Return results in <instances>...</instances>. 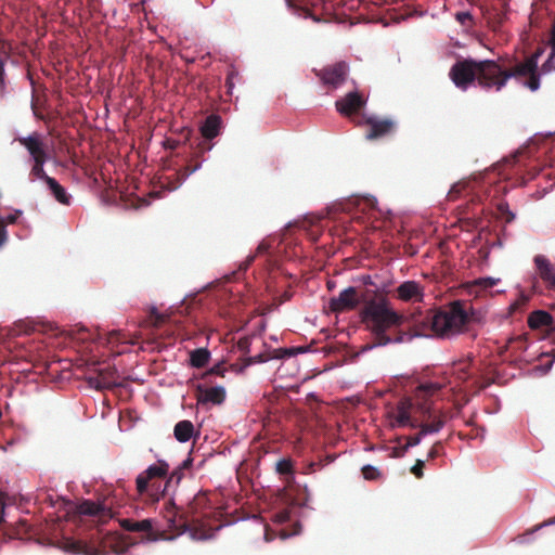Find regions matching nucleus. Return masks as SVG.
Here are the masks:
<instances>
[{
	"instance_id": "f257e3e1",
	"label": "nucleus",
	"mask_w": 555,
	"mask_h": 555,
	"mask_svg": "<svg viewBox=\"0 0 555 555\" xmlns=\"http://www.w3.org/2000/svg\"><path fill=\"white\" fill-rule=\"evenodd\" d=\"M361 323L373 336L382 338L383 347L404 341V334L397 337L387 335L392 327H400L404 323V317L396 311L387 297L372 299L359 312Z\"/></svg>"
},
{
	"instance_id": "f03ea898",
	"label": "nucleus",
	"mask_w": 555,
	"mask_h": 555,
	"mask_svg": "<svg viewBox=\"0 0 555 555\" xmlns=\"http://www.w3.org/2000/svg\"><path fill=\"white\" fill-rule=\"evenodd\" d=\"M469 314L462 300L450 302L448 310H438L431 315V331L437 338L450 339L463 332Z\"/></svg>"
},
{
	"instance_id": "7ed1b4c3",
	"label": "nucleus",
	"mask_w": 555,
	"mask_h": 555,
	"mask_svg": "<svg viewBox=\"0 0 555 555\" xmlns=\"http://www.w3.org/2000/svg\"><path fill=\"white\" fill-rule=\"evenodd\" d=\"M351 282L357 286L372 287L367 288L363 295L367 298L386 297L393 284V276L388 269L380 268L372 272L360 273L351 278Z\"/></svg>"
},
{
	"instance_id": "20e7f679",
	"label": "nucleus",
	"mask_w": 555,
	"mask_h": 555,
	"mask_svg": "<svg viewBox=\"0 0 555 555\" xmlns=\"http://www.w3.org/2000/svg\"><path fill=\"white\" fill-rule=\"evenodd\" d=\"M519 76L530 77L527 81L522 82V86L527 87L530 91L534 92L540 89L542 75H540V67L537 65L535 59H533L526 60L524 63L518 64L514 70L505 72L503 78L498 79L495 82L496 91L502 90L508 79Z\"/></svg>"
},
{
	"instance_id": "39448f33",
	"label": "nucleus",
	"mask_w": 555,
	"mask_h": 555,
	"mask_svg": "<svg viewBox=\"0 0 555 555\" xmlns=\"http://www.w3.org/2000/svg\"><path fill=\"white\" fill-rule=\"evenodd\" d=\"M477 61L474 59H465L457 61L450 69V77L455 87L467 90L468 87L477 80Z\"/></svg>"
},
{
	"instance_id": "423d86ee",
	"label": "nucleus",
	"mask_w": 555,
	"mask_h": 555,
	"mask_svg": "<svg viewBox=\"0 0 555 555\" xmlns=\"http://www.w3.org/2000/svg\"><path fill=\"white\" fill-rule=\"evenodd\" d=\"M373 298H367L366 295L358 296L357 286L351 285L344 289H341L337 297H332L328 301V308L333 312H341L345 310H353L360 304L365 306V302L372 300Z\"/></svg>"
},
{
	"instance_id": "0eeeda50",
	"label": "nucleus",
	"mask_w": 555,
	"mask_h": 555,
	"mask_svg": "<svg viewBox=\"0 0 555 555\" xmlns=\"http://www.w3.org/2000/svg\"><path fill=\"white\" fill-rule=\"evenodd\" d=\"M476 68L477 82L485 90H489L492 87H495V82L498 80L494 79L503 78L504 73L506 72L502 68L498 61L490 59L477 61Z\"/></svg>"
},
{
	"instance_id": "6e6552de",
	"label": "nucleus",
	"mask_w": 555,
	"mask_h": 555,
	"mask_svg": "<svg viewBox=\"0 0 555 555\" xmlns=\"http://www.w3.org/2000/svg\"><path fill=\"white\" fill-rule=\"evenodd\" d=\"M414 406V402L411 398L404 397L402 398L396 406V410L388 413V418L390 420V427L395 428H416L420 426V422L416 418H413L411 415V411Z\"/></svg>"
},
{
	"instance_id": "1a4fd4ad",
	"label": "nucleus",
	"mask_w": 555,
	"mask_h": 555,
	"mask_svg": "<svg viewBox=\"0 0 555 555\" xmlns=\"http://www.w3.org/2000/svg\"><path fill=\"white\" fill-rule=\"evenodd\" d=\"M348 72L349 64L345 61H340L332 66L315 72V74L324 85L338 88L345 82Z\"/></svg>"
},
{
	"instance_id": "9d476101",
	"label": "nucleus",
	"mask_w": 555,
	"mask_h": 555,
	"mask_svg": "<svg viewBox=\"0 0 555 555\" xmlns=\"http://www.w3.org/2000/svg\"><path fill=\"white\" fill-rule=\"evenodd\" d=\"M196 390L198 404L211 403L215 405H220L225 401L227 398V390L222 385L207 387L203 384H198L196 386Z\"/></svg>"
},
{
	"instance_id": "9b49d317",
	"label": "nucleus",
	"mask_w": 555,
	"mask_h": 555,
	"mask_svg": "<svg viewBox=\"0 0 555 555\" xmlns=\"http://www.w3.org/2000/svg\"><path fill=\"white\" fill-rule=\"evenodd\" d=\"M431 315L433 313L423 315L421 311L411 315V322L415 331L409 336V340L413 338L430 339L436 337L435 333L431 331Z\"/></svg>"
},
{
	"instance_id": "f8f14e48",
	"label": "nucleus",
	"mask_w": 555,
	"mask_h": 555,
	"mask_svg": "<svg viewBox=\"0 0 555 555\" xmlns=\"http://www.w3.org/2000/svg\"><path fill=\"white\" fill-rule=\"evenodd\" d=\"M366 104V100L357 91H350L335 102L336 109L344 116L360 109Z\"/></svg>"
},
{
	"instance_id": "ddd939ff",
	"label": "nucleus",
	"mask_w": 555,
	"mask_h": 555,
	"mask_svg": "<svg viewBox=\"0 0 555 555\" xmlns=\"http://www.w3.org/2000/svg\"><path fill=\"white\" fill-rule=\"evenodd\" d=\"M77 513L83 516L112 518V512L104 503L94 502L91 500H83L77 507Z\"/></svg>"
},
{
	"instance_id": "4468645a",
	"label": "nucleus",
	"mask_w": 555,
	"mask_h": 555,
	"mask_svg": "<svg viewBox=\"0 0 555 555\" xmlns=\"http://www.w3.org/2000/svg\"><path fill=\"white\" fill-rule=\"evenodd\" d=\"M398 297L403 301H423L424 291L418 282L408 280L402 282L397 288Z\"/></svg>"
},
{
	"instance_id": "2eb2a0df",
	"label": "nucleus",
	"mask_w": 555,
	"mask_h": 555,
	"mask_svg": "<svg viewBox=\"0 0 555 555\" xmlns=\"http://www.w3.org/2000/svg\"><path fill=\"white\" fill-rule=\"evenodd\" d=\"M366 124L371 127L370 132L365 135L367 140H373L386 135L395 126L393 120L388 118L379 119L375 115L367 116Z\"/></svg>"
},
{
	"instance_id": "dca6fc26",
	"label": "nucleus",
	"mask_w": 555,
	"mask_h": 555,
	"mask_svg": "<svg viewBox=\"0 0 555 555\" xmlns=\"http://www.w3.org/2000/svg\"><path fill=\"white\" fill-rule=\"evenodd\" d=\"M540 278L548 284V287L555 291V268L543 255H537L533 259Z\"/></svg>"
},
{
	"instance_id": "f3484780",
	"label": "nucleus",
	"mask_w": 555,
	"mask_h": 555,
	"mask_svg": "<svg viewBox=\"0 0 555 555\" xmlns=\"http://www.w3.org/2000/svg\"><path fill=\"white\" fill-rule=\"evenodd\" d=\"M17 140L28 151L30 158L41 154L47 156L43 143L37 132L30 133L26 137H20Z\"/></svg>"
},
{
	"instance_id": "a211bd4d",
	"label": "nucleus",
	"mask_w": 555,
	"mask_h": 555,
	"mask_svg": "<svg viewBox=\"0 0 555 555\" xmlns=\"http://www.w3.org/2000/svg\"><path fill=\"white\" fill-rule=\"evenodd\" d=\"M221 124L222 119L219 115H209L199 127L202 137L206 140L215 139L220 133Z\"/></svg>"
},
{
	"instance_id": "6ab92c4d",
	"label": "nucleus",
	"mask_w": 555,
	"mask_h": 555,
	"mask_svg": "<svg viewBox=\"0 0 555 555\" xmlns=\"http://www.w3.org/2000/svg\"><path fill=\"white\" fill-rule=\"evenodd\" d=\"M194 436L195 427L189 420L179 421L173 427V437L180 443L190 441Z\"/></svg>"
},
{
	"instance_id": "aec40b11",
	"label": "nucleus",
	"mask_w": 555,
	"mask_h": 555,
	"mask_svg": "<svg viewBox=\"0 0 555 555\" xmlns=\"http://www.w3.org/2000/svg\"><path fill=\"white\" fill-rule=\"evenodd\" d=\"M205 162L206 159H203L202 162L197 163L194 167L185 168L183 173L178 172L175 179L167 181L166 185L164 186L165 191L172 192L178 190L189 179L191 175H193L194 172L198 171L202 168Z\"/></svg>"
},
{
	"instance_id": "412c9836",
	"label": "nucleus",
	"mask_w": 555,
	"mask_h": 555,
	"mask_svg": "<svg viewBox=\"0 0 555 555\" xmlns=\"http://www.w3.org/2000/svg\"><path fill=\"white\" fill-rule=\"evenodd\" d=\"M50 193L52 196L62 205H69L72 201V195L66 191L64 186H62L59 181L51 177L46 182Z\"/></svg>"
},
{
	"instance_id": "4be33fe9",
	"label": "nucleus",
	"mask_w": 555,
	"mask_h": 555,
	"mask_svg": "<svg viewBox=\"0 0 555 555\" xmlns=\"http://www.w3.org/2000/svg\"><path fill=\"white\" fill-rule=\"evenodd\" d=\"M553 323V317L545 310H534L528 317V326L531 330H538L542 326H548Z\"/></svg>"
},
{
	"instance_id": "5701e85b",
	"label": "nucleus",
	"mask_w": 555,
	"mask_h": 555,
	"mask_svg": "<svg viewBox=\"0 0 555 555\" xmlns=\"http://www.w3.org/2000/svg\"><path fill=\"white\" fill-rule=\"evenodd\" d=\"M88 386L95 390H104L121 387V383L109 382L106 376L100 372L98 375H90L86 378Z\"/></svg>"
},
{
	"instance_id": "b1692460",
	"label": "nucleus",
	"mask_w": 555,
	"mask_h": 555,
	"mask_svg": "<svg viewBox=\"0 0 555 555\" xmlns=\"http://www.w3.org/2000/svg\"><path fill=\"white\" fill-rule=\"evenodd\" d=\"M49 158V155L43 156L42 154L39 156L31 157V160L34 162V166L30 170V181L34 182L35 180H42L47 182L51 177L47 175L44 171V164L47 159Z\"/></svg>"
},
{
	"instance_id": "393cba45",
	"label": "nucleus",
	"mask_w": 555,
	"mask_h": 555,
	"mask_svg": "<svg viewBox=\"0 0 555 555\" xmlns=\"http://www.w3.org/2000/svg\"><path fill=\"white\" fill-rule=\"evenodd\" d=\"M121 527L130 532H150L153 530V519L145 518L142 520L124 519Z\"/></svg>"
},
{
	"instance_id": "a878e982",
	"label": "nucleus",
	"mask_w": 555,
	"mask_h": 555,
	"mask_svg": "<svg viewBox=\"0 0 555 555\" xmlns=\"http://www.w3.org/2000/svg\"><path fill=\"white\" fill-rule=\"evenodd\" d=\"M164 517L166 519V528L168 530L177 531L179 533L182 528V524H179L177 520V511L173 496H170L168 500L166 514L164 515Z\"/></svg>"
},
{
	"instance_id": "bb28decb",
	"label": "nucleus",
	"mask_w": 555,
	"mask_h": 555,
	"mask_svg": "<svg viewBox=\"0 0 555 555\" xmlns=\"http://www.w3.org/2000/svg\"><path fill=\"white\" fill-rule=\"evenodd\" d=\"M211 357L210 351L205 348H196L190 352V365L195 369L204 367Z\"/></svg>"
},
{
	"instance_id": "cd10ccee",
	"label": "nucleus",
	"mask_w": 555,
	"mask_h": 555,
	"mask_svg": "<svg viewBox=\"0 0 555 555\" xmlns=\"http://www.w3.org/2000/svg\"><path fill=\"white\" fill-rule=\"evenodd\" d=\"M309 347L296 346L288 348H279L274 349L272 353V358L275 360L288 359L298 354H302L309 352Z\"/></svg>"
},
{
	"instance_id": "c85d7f7f",
	"label": "nucleus",
	"mask_w": 555,
	"mask_h": 555,
	"mask_svg": "<svg viewBox=\"0 0 555 555\" xmlns=\"http://www.w3.org/2000/svg\"><path fill=\"white\" fill-rule=\"evenodd\" d=\"M183 533H188L193 541H206L212 538V534L199 533L197 529L191 528L186 522H182V528L177 535L165 537L164 540L173 541Z\"/></svg>"
},
{
	"instance_id": "c756f323",
	"label": "nucleus",
	"mask_w": 555,
	"mask_h": 555,
	"mask_svg": "<svg viewBox=\"0 0 555 555\" xmlns=\"http://www.w3.org/2000/svg\"><path fill=\"white\" fill-rule=\"evenodd\" d=\"M169 464L167 461L159 459L157 463L149 465L144 470L147 478L152 479L155 477H166L168 475Z\"/></svg>"
},
{
	"instance_id": "7c9ffc66",
	"label": "nucleus",
	"mask_w": 555,
	"mask_h": 555,
	"mask_svg": "<svg viewBox=\"0 0 555 555\" xmlns=\"http://www.w3.org/2000/svg\"><path fill=\"white\" fill-rule=\"evenodd\" d=\"M183 469L180 468L179 466H177L171 473L170 475L168 476L164 487L162 488L160 485L157 486L156 490H160L162 491V496L165 495V492L168 491L169 488H171V486L173 485L175 488H177L179 486V483L181 482L182 478H183Z\"/></svg>"
},
{
	"instance_id": "2f4dec72",
	"label": "nucleus",
	"mask_w": 555,
	"mask_h": 555,
	"mask_svg": "<svg viewBox=\"0 0 555 555\" xmlns=\"http://www.w3.org/2000/svg\"><path fill=\"white\" fill-rule=\"evenodd\" d=\"M444 425L446 423L442 418H435L431 424L420 423L417 428H420V436L425 438L428 435L440 433Z\"/></svg>"
},
{
	"instance_id": "473e14b6",
	"label": "nucleus",
	"mask_w": 555,
	"mask_h": 555,
	"mask_svg": "<svg viewBox=\"0 0 555 555\" xmlns=\"http://www.w3.org/2000/svg\"><path fill=\"white\" fill-rule=\"evenodd\" d=\"M270 360H274L271 356H266L264 353H257L255 356H250L245 359V362L243 365L236 369V373H243L248 366L253 364H260V363H267Z\"/></svg>"
},
{
	"instance_id": "72a5a7b5",
	"label": "nucleus",
	"mask_w": 555,
	"mask_h": 555,
	"mask_svg": "<svg viewBox=\"0 0 555 555\" xmlns=\"http://www.w3.org/2000/svg\"><path fill=\"white\" fill-rule=\"evenodd\" d=\"M235 81H240V73L236 67L231 64L227 74L225 87L229 94L233 93Z\"/></svg>"
},
{
	"instance_id": "f704fd0d",
	"label": "nucleus",
	"mask_w": 555,
	"mask_h": 555,
	"mask_svg": "<svg viewBox=\"0 0 555 555\" xmlns=\"http://www.w3.org/2000/svg\"><path fill=\"white\" fill-rule=\"evenodd\" d=\"M413 409L422 414L423 417L433 418L434 417V408L433 402L428 400H424L422 402L414 403Z\"/></svg>"
},
{
	"instance_id": "c9c22d12",
	"label": "nucleus",
	"mask_w": 555,
	"mask_h": 555,
	"mask_svg": "<svg viewBox=\"0 0 555 555\" xmlns=\"http://www.w3.org/2000/svg\"><path fill=\"white\" fill-rule=\"evenodd\" d=\"M500 282H501V279H499V278L481 276V278L476 279L473 282V285L478 286L479 288L486 291V289H490L491 287H493L494 285H496Z\"/></svg>"
},
{
	"instance_id": "e433bc0d",
	"label": "nucleus",
	"mask_w": 555,
	"mask_h": 555,
	"mask_svg": "<svg viewBox=\"0 0 555 555\" xmlns=\"http://www.w3.org/2000/svg\"><path fill=\"white\" fill-rule=\"evenodd\" d=\"M440 389H441V385L439 383H435V382L423 383L417 387V390L420 392H423L424 395H428V396L433 395L434 392H436Z\"/></svg>"
},
{
	"instance_id": "4c0bfd02",
	"label": "nucleus",
	"mask_w": 555,
	"mask_h": 555,
	"mask_svg": "<svg viewBox=\"0 0 555 555\" xmlns=\"http://www.w3.org/2000/svg\"><path fill=\"white\" fill-rule=\"evenodd\" d=\"M362 474L364 479L366 480H375L380 475V472L377 467L366 464L362 467Z\"/></svg>"
},
{
	"instance_id": "58836bf2",
	"label": "nucleus",
	"mask_w": 555,
	"mask_h": 555,
	"mask_svg": "<svg viewBox=\"0 0 555 555\" xmlns=\"http://www.w3.org/2000/svg\"><path fill=\"white\" fill-rule=\"evenodd\" d=\"M149 480H150V478H147V475L144 472L140 473L137 476L135 485H137V490L140 494H143L144 492L147 491Z\"/></svg>"
},
{
	"instance_id": "ea45409f",
	"label": "nucleus",
	"mask_w": 555,
	"mask_h": 555,
	"mask_svg": "<svg viewBox=\"0 0 555 555\" xmlns=\"http://www.w3.org/2000/svg\"><path fill=\"white\" fill-rule=\"evenodd\" d=\"M227 372V369L223 366L222 362H219V363H216L215 365H212L205 374H204V378L206 379H209L210 376L212 375H216V376H224Z\"/></svg>"
},
{
	"instance_id": "a19ab883",
	"label": "nucleus",
	"mask_w": 555,
	"mask_h": 555,
	"mask_svg": "<svg viewBox=\"0 0 555 555\" xmlns=\"http://www.w3.org/2000/svg\"><path fill=\"white\" fill-rule=\"evenodd\" d=\"M380 347H383L382 338L378 336H373V340L371 343L364 345L358 352V356L364 354L369 351H372V350H374L376 348H380Z\"/></svg>"
},
{
	"instance_id": "79ce46f5",
	"label": "nucleus",
	"mask_w": 555,
	"mask_h": 555,
	"mask_svg": "<svg viewBox=\"0 0 555 555\" xmlns=\"http://www.w3.org/2000/svg\"><path fill=\"white\" fill-rule=\"evenodd\" d=\"M360 201L364 202V204L366 205L367 208H376L377 207V198L374 196V195H371V194H365V195H362V196H357L356 197V203L359 205L360 204Z\"/></svg>"
},
{
	"instance_id": "37998d69",
	"label": "nucleus",
	"mask_w": 555,
	"mask_h": 555,
	"mask_svg": "<svg viewBox=\"0 0 555 555\" xmlns=\"http://www.w3.org/2000/svg\"><path fill=\"white\" fill-rule=\"evenodd\" d=\"M275 469L279 474L285 475L292 473V463L289 460L281 459L275 465Z\"/></svg>"
},
{
	"instance_id": "c03bdc74",
	"label": "nucleus",
	"mask_w": 555,
	"mask_h": 555,
	"mask_svg": "<svg viewBox=\"0 0 555 555\" xmlns=\"http://www.w3.org/2000/svg\"><path fill=\"white\" fill-rule=\"evenodd\" d=\"M5 69H4V60L0 55V98L5 95Z\"/></svg>"
},
{
	"instance_id": "a18cd8bd",
	"label": "nucleus",
	"mask_w": 555,
	"mask_h": 555,
	"mask_svg": "<svg viewBox=\"0 0 555 555\" xmlns=\"http://www.w3.org/2000/svg\"><path fill=\"white\" fill-rule=\"evenodd\" d=\"M63 548L69 553H80L82 551L80 543L75 540H66L63 544Z\"/></svg>"
},
{
	"instance_id": "49530a36",
	"label": "nucleus",
	"mask_w": 555,
	"mask_h": 555,
	"mask_svg": "<svg viewBox=\"0 0 555 555\" xmlns=\"http://www.w3.org/2000/svg\"><path fill=\"white\" fill-rule=\"evenodd\" d=\"M425 465V461L424 460H416L415 464L411 467V473L416 477V478H422L424 473H423V467Z\"/></svg>"
},
{
	"instance_id": "de8ad7c7",
	"label": "nucleus",
	"mask_w": 555,
	"mask_h": 555,
	"mask_svg": "<svg viewBox=\"0 0 555 555\" xmlns=\"http://www.w3.org/2000/svg\"><path fill=\"white\" fill-rule=\"evenodd\" d=\"M464 188V185H462V183L457 182V183H454L451 189L449 190L447 196L450 201H453L455 199L456 197L460 196L461 192H462V189Z\"/></svg>"
},
{
	"instance_id": "09e8293b",
	"label": "nucleus",
	"mask_w": 555,
	"mask_h": 555,
	"mask_svg": "<svg viewBox=\"0 0 555 555\" xmlns=\"http://www.w3.org/2000/svg\"><path fill=\"white\" fill-rule=\"evenodd\" d=\"M291 518V513L287 509H282L273 516V520L276 524H284Z\"/></svg>"
},
{
	"instance_id": "8fccbe9b",
	"label": "nucleus",
	"mask_w": 555,
	"mask_h": 555,
	"mask_svg": "<svg viewBox=\"0 0 555 555\" xmlns=\"http://www.w3.org/2000/svg\"><path fill=\"white\" fill-rule=\"evenodd\" d=\"M295 527H296V529L294 531H287L285 529L280 530V532H279L280 539L281 540H286V539H289V538H292L294 535L299 534L300 529H301V525L298 522V524H296Z\"/></svg>"
},
{
	"instance_id": "3c124183",
	"label": "nucleus",
	"mask_w": 555,
	"mask_h": 555,
	"mask_svg": "<svg viewBox=\"0 0 555 555\" xmlns=\"http://www.w3.org/2000/svg\"><path fill=\"white\" fill-rule=\"evenodd\" d=\"M423 439L424 437H421L418 431L414 437H410L408 439V442L403 444V450H410L411 448L418 446Z\"/></svg>"
},
{
	"instance_id": "603ef678",
	"label": "nucleus",
	"mask_w": 555,
	"mask_h": 555,
	"mask_svg": "<svg viewBox=\"0 0 555 555\" xmlns=\"http://www.w3.org/2000/svg\"><path fill=\"white\" fill-rule=\"evenodd\" d=\"M455 18L459 23L464 25V24H466L467 21H472L473 15L469 11H460V12H456Z\"/></svg>"
},
{
	"instance_id": "864d4df0",
	"label": "nucleus",
	"mask_w": 555,
	"mask_h": 555,
	"mask_svg": "<svg viewBox=\"0 0 555 555\" xmlns=\"http://www.w3.org/2000/svg\"><path fill=\"white\" fill-rule=\"evenodd\" d=\"M180 140L167 138L163 141V146L167 150H176L180 145Z\"/></svg>"
},
{
	"instance_id": "5fc2aeb1",
	"label": "nucleus",
	"mask_w": 555,
	"mask_h": 555,
	"mask_svg": "<svg viewBox=\"0 0 555 555\" xmlns=\"http://www.w3.org/2000/svg\"><path fill=\"white\" fill-rule=\"evenodd\" d=\"M256 255H248L247 258L238 264L240 271H246L254 262Z\"/></svg>"
},
{
	"instance_id": "6e6d98bb",
	"label": "nucleus",
	"mask_w": 555,
	"mask_h": 555,
	"mask_svg": "<svg viewBox=\"0 0 555 555\" xmlns=\"http://www.w3.org/2000/svg\"><path fill=\"white\" fill-rule=\"evenodd\" d=\"M554 362L555 361L552 360L545 364L539 365L535 367V371L540 372L541 374H547L552 370Z\"/></svg>"
},
{
	"instance_id": "4d7b16f0",
	"label": "nucleus",
	"mask_w": 555,
	"mask_h": 555,
	"mask_svg": "<svg viewBox=\"0 0 555 555\" xmlns=\"http://www.w3.org/2000/svg\"><path fill=\"white\" fill-rule=\"evenodd\" d=\"M249 347H250V344H249V339L248 338L240 339L238 348H240L241 351H243L244 353H248L249 350H250Z\"/></svg>"
},
{
	"instance_id": "13d9d810",
	"label": "nucleus",
	"mask_w": 555,
	"mask_h": 555,
	"mask_svg": "<svg viewBox=\"0 0 555 555\" xmlns=\"http://www.w3.org/2000/svg\"><path fill=\"white\" fill-rule=\"evenodd\" d=\"M193 457L191 456V453L184 459L178 466L182 469H188L193 464Z\"/></svg>"
},
{
	"instance_id": "bf43d9fd",
	"label": "nucleus",
	"mask_w": 555,
	"mask_h": 555,
	"mask_svg": "<svg viewBox=\"0 0 555 555\" xmlns=\"http://www.w3.org/2000/svg\"><path fill=\"white\" fill-rule=\"evenodd\" d=\"M22 214H23V211L21 209H17V210H15V214L8 215L5 218H2L1 221L3 222L5 220L9 223H14L17 219V215H22Z\"/></svg>"
},
{
	"instance_id": "052dcab7",
	"label": "nucleus",
	"mask_w": 555,
	"mask_h": 555,
	"mask_svg": "<svg viewBox=\"0 0 555 555\" xmlns=\"http://www.w3.org/2000/svg\"><path fill=\"white\" fill-rule=\"evenodd\" d=\"M8 238V232L4 224H2V221H0V247L5 243Z\"/></svg>"
},
{
	"instance_id": "680f3d73",
	"label": "nucleus",
	"mask_w": 555,
	"mask_h": 555,
	"mask_svg": "<svg viewBox=\"0 0 555 555\" xmlns=\"http://www.w3.org/2000/svg\"><path fill=\"white\" fill-rule=\"evenodd\" d=\"M409 450H403V446L396 447L392 449L391 456L392 457H402Z\"/></svg>"
},
{
	"instance_id": "e2e57ef3",
	"label": "nucleus",
	"mask_w": 555,
	"mask_h": 555,
	"mask_svg": "<svg viewBox=\"0 0 555 555\" xmlns=\"http://www.w3.org/2000/svg\"><path fill=\"white\" fill-rule=\"evenodd\" d=\"M544 53V49L543 48H540L538 49L534 53H532L527 60H533L535 59L537 61V65L539 66V59L541 57V55Z\"/></svg>"
},
{
	"instance_id": "0e129e2a",
	"label": "nucleus",
	"mask_w": 555,
	"mask_h": 555,
	"mask_svg": "<svg viewBox=\"0 0 555 555\" xmlns=\"http://www.w3.org/2000/svg\"><path fill=\"white\" fill-rule=\"evenodd\" d=\"M150 311H151V314L156 319L157 322L163 320V315L159 313L156 306H152Z\"/></svg>"
},
{
	"instance_id": "69168bd1",
	"label": "nucleus",
	"mask_w": 555,
	"mask_h": 555,
	"mask_svg": "<svg viewBox=\"0 0 555 555\" xmlns=\"http://www.w3.org/2000/svg\"><path fill=\"white\" fill-rule=\"evenodd\" d=\"M192 132L193 131L191 128H188V127L182 128L181 134L183 135L184 142L190 140Z\"/></svg>"
},
{
	"instance_id": "338daca9",
	"label": "nucleus",
	"mask_w": 555,
	"mask_h": 555,
	"mask_svg": "<svg viewBox=\"0 0 555 555\" xmlns=\"http://www.w3.org/2000/svg\"><path fill=\"white\" fill-rule=\"evenodd\" d=\"M268 248H269V246L264 242H261V243H259L255 255L264 254L268 250Z\"/></svg>"
},
{
	"instance_id": "774afa93",
	"label": "nucleus",
	"mask_w": 555,
	"mask_h": 555,
	"mask_svg": "<svg viewBox=\"0 0 555 555\" xmlns=\"http://www.w3.org/2000/svg\"><path fill=\"white\" fill-rule=\"evenodd\" d=\"M498 210L501 214H506L509 210V206L506 202H502L498 204Z\"/></svg>"
}]
</instances>
